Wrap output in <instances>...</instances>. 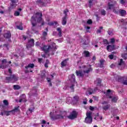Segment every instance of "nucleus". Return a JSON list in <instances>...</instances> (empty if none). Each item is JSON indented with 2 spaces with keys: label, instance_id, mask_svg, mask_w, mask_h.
Returning a JSON list of instances; mask_svg holds the SVG:
<instances>
[{
  "label": "nucleus",
  "instance_id": "1",
  "mask_svg": "<svg viewBox=\"0 0 127 127\" xmlns=\"http://www.w3.org/2000/svg\"><path fill=\"white\" fill-rule=\"evenodd\" d=\"M42 12H37L35 15H34L31 17V22L33 26H35L36 25V20L39 23H41V25H44V21L42 19Z\"/></svg>",
  "mask_w": 127,
  "mask_h": 127
},
{
  "label": "nucleus",
  "instance_id": "2",
  "mask_svg": "<svg viewBox=\"0 0 127 127\" xmlns=\"http://www.w3.org/2000/svg\"><path fill=\"white\" fill-rule=\"evenodd\" d=\"M117 1L110 2L108 3V9L113 10L114 13H119V7H117Z\"/></svg>",
  "mask_w": 127,
  "mask_h": 127
},
{
  "label": "nucleus",
  "instance_id": "3",
  "mask_svg": "<svg viewBox=\"0 0 127 127\" xmlns=\"http://www.w3.org/2000/svg\"><path fill=\"white\" fill-rule=\"evenodd\" d=\"M57 115L56 116H53L52 115V112L50 113V116L52 120L54 121L55 120H59V119H63L64 117H63V112L60 111H58L56 112Z\"/></svg>",
  "mask_w": 127,
  "mask_h": 127
},
{
  "label": "nucleus",
  "instance_id": "4",
  "mask_svg": "<svg viewBox=\"0 0 127 127\" xmlns=\"http://www.w3.org/2000/svg\"><path fill=\"white\" fill-rule=\"evenodd\" d=\"M56 47L51 45V46H44L43 47H41V49L42 51H44L45 53H48V52H50V51H54L56 49Z\"/></svg>",
  "mask_w": 127,
  "mask_h": 127
},
{
  "label": "nucleus",
  "instance_id": "5",
  "mask_svg": "<svg viewBox=\"0 0 127 127\" xmlns=\"http://www.w3.org/2000/svg\"><path fill=\"white\" fill-rule=\"evenodd\" d=\"M93 119H92V112H87L86 117L85 118V123L86 124H92Z\"/></svg>",
  "mask_w": 127,
  "mask_h": 127
},
{
  "label": "nucleus",
  "instance_id": "6",
  "mask_svg": "<svg viewBox=\"0 0 127 127\" xmlns=\"http://www.w3.org/2000/svg\"><path fill=\"white\" fill-rule=\"evenodd\" d=\"M18 78L15 76V75H13L11 77H6V80L7 81V83H14V82L16 81L17 80Z\"/></svg>",
  "mask_w": 127,
  "mask_h": 127
},
{
  "label": "nucleus",
  "instance_id": "7",
  "mask_svg": "<svg viewBox=\"0 0 127 127\" xmlns=\"http://www.w3.org/2000/svg\"><path fill=\"white\" fill-rule=\"evenodd\" d=\"M118 82H120L123 85H127V76H118Z\"/></svg>",
  "mask_w": 127,
  "mask_h": 127
},
{
  "label": "nucleus",
  "instance_id": "8",
  "mask_svg": "<svg viewBox=\"0 0 127 127\" xmlns=\"http://www.w3.org/2000/svg\"><path fill=\"white\" fill-rule=\"evenodd\" d=\"M68 79L70 80V81L71 82L72 84L71 86H70V88L71 89V90H73L74 89V86L75 85L74 84V83H75V75L74 74H71L68 76Z\"/></svg>",
  "mask_w": 127,
  "mask_h": 127
},
{
  "label": "nucleus",
  "instance_id": "9",
  "mask_svg": "<svg viewBox=\"0 0 127 127\" xmlns=\"http://www.w3.org/2000/svg\"><path fill=\"white\" fill-rule=\"evenodd\" d=\"M78 114L77 112L75 111H72L71 113H70V115L67 116L68 119L69 120H74V119H76L77 118Z\"/></svg>",
  "mask_w": 127,
  "mask_h": 127
},
{
  "label": "nucleus",
  "instance_id": "10",
  "mask_svg": "<svg viewBox=\"0 0 127 127\" xmlns=\"http://www.w3.org/2000/svg\"><path fill=\"white\" fill-rule=\"evenodd\" d=\"M37 3L40 6H45L47 4V0H37Z\"/></svg>",
  "mask_w": 127,
  "mask_h": 127
},
{
  "label": "nucleus",
  "instance_id": "11",
  "mask_svg": "<svg viewBox=\"0 0 127 127\" xmlns=\"http://www.w3.org/2000/svg\"><path fill=\"white\" fill-rule=\"evenodd\" d=\"M84 68L85 69L83 70V72L86 74H89L90 72H92L93 71V69H92L91 65H89L88 66H84Z\"/></svg>",
  "mask_w": 127,
  "mask_h": 127
},
{
  "label": "nucleus",
  "instance_id": "12",
  "mask_svg": "<svg viewBox=\"0 0 127 127\" xmlns=\"http://www.w3.org/2000/svg\"><path fill=\"white\" fill-rule=\"evenodd\" d=\"M18 0H11V3L10 4L9 9L15 8V7H16V5H17V4H16V3L18 2Z\"/></svg>",
  "mask_w": 127,
  "mask_h": 127
},
{
  "label": "nucleus",
  "instance_id": "13",
  "mask_svg": "<svg viewBox=\"0 0 127 127\" xmlns=\"http://www.w3.org/2000/svg\"><path fill=\"white\" fill-rule=\"evenodd\" d=\"M34 46V40L32 39L28 41V43L26 45L27 48L32 47Z\"/></svg>",
  "mask_w": 127,
  "mask_h": 127
},
{
  "label": "nucleus",
  "instance_id": "14",
  "mask_svg": "<svg viewBox=\"0 0 127 127\" xmlns=\"http://www.w3.org/2000/svg\"><path fill=\"white\" fill-rule=\"evenodd\" d=\"M103 105H105L102 107V108L104 110V111H107L108 109H110L111 105L110 104H108L107 102H104L103 103Z\"/></svg>",
  "mask_w": 127,
  "mask_h": 127
},
{
  "label": "nucleus",
  "instance_id": "15",
  "mask_svg": "<svg viewBox=\"0 0 127 127\" xmlns=\"http://www.w3.org/2000/svg\"><path fill=\"white\" fill-rule=\"evenodd\" d=\"M4 37H5V38H10L11 37V34H10V32L9 31H5Z\"/></svg>",
  "mask_w": 127,
  "mask_h": 127
},
{
  "label": "nucleus",
  "instance_id": "16",
  "mask_svg": "<svg viewBox=\"0 0 127 127\" xmlns=\"http://www.w3.org/2000/svg\"><path fill=\"white\" fill-rule=\"evenodd\" d=\"M83 44H84L85 45H87L89 44V43H90V39L88 37H85L83 38Z\"/></svg>",
  "mask_w": 127,
  "mask_h": 127
},
{
  "label": "nucleus",
  "instance_id": "17",
  "mask_svg": "<svg viewBox=\"0 0 127 127\" xmlns=\"http://www.w3.org/2000/svg\"><path fill=\"white\" fill-rule=\"evenodd\" d=\"M118 67H120V66H122V67H124L125 66V62L122 59L119 60L118 62Z\"/></svg>",
  "mask_w": 127,
  "mask_h": 127
},
{
  "label": "nucleus",
  "instance_id": "18",
  "mask_svg": "<svg viewBox=\"0 0 127 127\" xmlns=\"http://www.w3.org/2000/svg\"><path fill=\"white\" fill-rule=\"evenodd\" d=\"M118 12H120L121 16H125L127 14V11L125 10L120 9L119 10L118 8Z\"/></svg>",
  "mask_w": 127,
  "mask_h": 127
},
{
  "label": "nucleus",
  "instance_id": "19",
  "mask_svg": "<svg viewBox=\"0 0 127 127\" xmlns=\"http://www.w3.org/2000/svg\"><path fill=\"white\" fill-rule=\"evenodd\" d=\"M109 98L112 99L111 101L112 103H117L118 100H119V97L118 96H110Z\"/></svg>",
  "mask_w": 127,
  "mask_h": 127
},
{
  "label": "nucleus",
  "instance_id": "20",
  "mask_svg": "<svg viewBox=\"0 0 127 127\" xmlns=\"http://www.w3.org/2000/svg\"><path fill=\"white\" fill-rule=\"evenodd\" d=\"M115 49V46L114 45H108L107 47V50L109 52H111V51H113Z\"/></svg>",
  "mask_w": 127,
  "mask_h": 127
},
{
  "label": "nucleus",
  "instance_id": "21",
  "mask_svg": "<svg viewBox=\"0 0 127 127\" xmlns=\"http://www.w3.org/2000/svg\"><path fill=\"white\" fill-rule=\"evenodd\" d=\"M101 82H102V80L100 78H97L95 81L94 83L96 86H101Z\"/></svg>",
  "mask_w": 127,
  "mask_h": 127
},
{
  "label": "nucleus",
  "instance_id": "22",
  "mask_svg": "<svg viewBox=\"0 0 127 127\" xmlns=\"http://www.w3.org/2000/svg\"><path fill=\"white\" fill-rule=\"evenodd\" d=\"M57 31L59 33L58 35L60 37H62V29L60 27L57 28Z\"/></svg>",
  "mask_w": 127,
  "mask_h": 127
},
{
  "label": "nucleus",
  "instance_id": "23",
  "mask_svg": "<svg viewBox=\"0 0 127 127\" xmlns=\"http://www.w3.org/2000/svg\"><path fill=\"white\" fill-rule=\"evenodd\" d=\"M48 24L49 25H54L55 26H58V25H59V24H58L57 21L48 22Z\"/></svg>",
  "mask_w": 127,
  "mask_h": 127
},
{
  "label": "nucleus",
  "instance_id": "24",
  "mask_svg": "<svg viewBox=\"0 0 127 127\" xmlns=\"http://www.w3.org/2000/svg\"><path fill=\"white\" fill-rule=\"evenodd\" d=\"M19 103H21V102H26L25 100V94H22L21 96V98L19 100Z\"/></svg>",
  "mask_w": 127,
  "mask_h": 127
},
{
  "label": "nucleus",
  "instance_id": "25",
  "mask_svg": "<svg viewBox=\"0 0 127 127\" xmlns=\"http://www.w3.org/2000/svg\"><path fill=\"white\" fill-rule=\"evenodd\" d=\"M19 107L18 106L17 107L15 108L14 109L12 110L11 111L12 114H13V115H14V114L15 113H18V112H19Z\"/></svg>",
  "mask_w": 127,
  "mask_h": 127
},
{
  "label": "nucleus",
  "instance_id": "26",
  "mask_svg": "<svg viewBox=\"0 0 127 127\" xmlns=\"http://www.w3.org/2000/svg\"><path fill=\"white\" fill-rule=\"evenodd\" d=\"M93 94V89L89 88L87 91L86 92V95L89 96V95H92Z\"/></svg>",
  "mask_w": 127,
  "mask_h": 127
},
{
  "label": "nucleus",
  "instance_id": "27",
  "mask_svg": "<svg viewBox=\"0 0 127 127\" xmlns=\"http://www.w3.org/2000/svg\"><path fill=\"white\" fill-rule=\"evenodd\" d=\"M84 57L88 58L90 57V52L88 51H84L83 52Z\"/></svg>",
  "mask_w": 127,
  "mask_h": 127
},
{
  "label": "nucleus",
  "instance_id": "28",
  "mask_svg": "<svg viewBox=\"0 0 127 127\" xmlns=\"http://www.w3.org/2000/svg\"><path fill=\"white\" fill-rule=\"evenodd\" d=\"M10 113H11V111H4L3 112H1V116H3V115H6V116H9L10 115Z\"/></svg>",
  "mask_w": 127,
  "mask_h": 127
},
{
  "label": "nucleus",
  "instance_id": "29",
  "mask_svg": "<svg viewBox=\"0 0 127 127\" xmlns=\"http://www.w3.org/2000/svg\"><path fill=\"white\" fill-rule=\"evenodd\" d=\"M66 16H64L62 19V24L63 25H66V23H67V20H66Z\"/></svg>",
  "mask_w": 127,
  "mask_h": 127
},
{
  "label": "nucleus",
  "instance_id": "30",
  "mask_svg": "<svg viewBox=\"0 0 127 127\" xmlns=\"http://www.w3.org/2000/svg\"><path fill=\"white\" fill-rule=\"evenodd\" d=\"M66 65H67V60H64L61 63L62 67H65V66H66Z\"/></svg>",
  "mask_w": 127,
  "mask_h": 127
},
{
  "label": "nucleus",
  "instance_id": "31",
  "mask_svg": "<svg viewBox=\"0 0 127 127\" xmlns=\"http://www.w3.org/2000/svg\"><path fill=\"white\" fill-rule=\"evenodd\" d=\"M34 64H30L27 66H25L26 69H28V68H34Z\"/></svg>",
  "mask_w": 127,
  "mask_h": 127
},
{
  "label": "nucleus",
  "instance_id": "32",
  "mask_svg": "<svg viewBox=\"0 0 127 127\" xmlns=\"http://www.w3.org/2000/svg\"><path fill=\"white\" fill-rule=\"evenodd\" d=\"M76 72L77 76H79V77H82L83 76V73H82V71L76 70Z\"/></svg>",
  "mask_w": 127,
  "mask_h": 127
},
{
  "label": "nucleus",
  "instance_id": "33",
  "mask_svg": "<svg viewBox=\"0 0 127 127\" xmlns=\"http://www.w3.org/2000/svg\"><path fill=\"white\" fill-rule=\"evenodd\" d=\"M79 101V96H75L73 98V102H77Z\"/></svg>",
  "mask_w": 127,
  "mask_h": 127
},
{
  "label": "nucleus",
  "instance_id": "34",
  "mask_svg": "<svg viewBox=\"0 0 127 127\" xmlns=\"http://www.w3.org/2000/svg\"><path fill=\"white\" fill-rule=\"evenodd\" d=\"M14 90H19L20 89V86L18 85H13Z\"/></svg>",
  "mask_w": 127,
  "mask_h": 127
},
{
  "label": "nucleus",
  "instance_id": "35",
  "mask_svg": "<svg viewBox=\"0 0 127 127\" xmlns=\"http://www.w3.org/2000/svg\"><path fill=\"white\" fill-rule=\"evenodd\" d=\"M127 0H121L120 3L123 4V5H125L126 3H127Z\"/></svg>",
  "mask_w": 127,
  "mask_h": 127
},
{
  "label": "nucleus",
  "instance_id": "36",
  "mask_svg": "<svg viewBox=\"0 0 127 127\" xmlns=\"http://www.w3.org/2000/svg\"><path fill=\"white\" fill-rule=\"evenodd\" d=\"M67 12H69V10H68V9H65L64 11V16H65V17H67Z\"/></svg>",
  "mask_w": 127,
  "mask_h": 127
},
{
  "label": "nucleus",
  "instance_id": "37",
  "mask_svg": "<svg viewBox=\"0 0 127 127\" xmlns=\"http://www.w3.org/2000/svg\"><path fill=\"white\" fill-rule=\"evenodd\" d=\"M17 28H18V29H20V30H22V29H23V27H22V24L21 23L20 25L17 26Z\"/></svg>",
  "mask_w": 127,
  "mask_h": 127
},
{
  "label": "nucleus",
  "instance_id": "38",
  "mask_svg": "<svg viewBox=\"0 0 127 127\" xmlns=\"http://www.w3.org/2000/svg\"><path fill=\"white\" fill-rule=\"evenodd\" d=\"M122 57L124 59L126 60V59H127V54H123L122 55Z\"/></svg>",
  "mask_w": 127,
  "mask_h": 127
},
{
  "label": "nucleus",
  "instance_id": "39",
  "mask_svg": "<svg viewBox=\"0 0 127 127\" xmlns=\"http://www.w3.org/2000/svg\"><path fill=\"white\" fill-rule=\"evenodd\" d=\"M102 15H106V10L102 9L100 11Z\"/></svg>",
  "mask_w": 127,
  "mask_h": 127
},
{
  "label": "nucleus",
  "instance_id": "40",
  "mask_svg": "<svg viewBox=\"0 0 127 127\" xmlns=\"http://www.w3.org/2000/svg\"><path fill=\"white\" fill-rule=\"evenodd\" d=\"M19 14H20V13L18 11H15L14 13V15L15 16H18V15H19Z\"/></svg>",
  "mask_w": 127,
  "mask_h": 127
},
{
  "label": "nucleus",
  "instance_id": "41",
  "mask_svg": "<svg viewBox=\"0 0 127 127\" xmlns=\"http://www.w3.org/2000/svg\"><path fill=\"white\" fill-rule=\"evenodd\" d=\"M3 103L5 106H8V101H7V100H3Z\"/></svg>",
  "mask_w": 127,
  "mask_h": 127
},
{
  "label": "nucleus",
  "instance_id": "42",
  "mask_svg": "<svg viewBox=\"0 0 127 127\" xmlns=\"http://www.w3.org/2000/svg\"><path fill=\"white\" fill-rule=\"evenodd\" d=\"M87 24H92L93 23V21H92V20L89 19L87 21Z\"/></svg>",
  "mask_w": 127,
  "mask_h": 127
},
{
  "label": "nucleus",
  "instance_id": "43",
  "mask_svg": "<svg viewBox=\"0 0 127 127\" xmlns=\"http://www.w3.org/2000/svg\"><path fill=\"white\" fill-rule=\"evenodd\" d=\"M103 65H104V61L103 60L100 61V66L101 68H102V67H103Z\"/></svg>",
  "mask_w": 127,
  "mask_h": 127
},
{
  "label": "nucleus",
  "instance_id": "44",
  "mask_svg": "<svg viewBox=\"0 0 127 127\" xmlns=\"http://www.w3.org/2000/svg\"><path fill=\"white\" fill-rule=\"evenodd\" d=\"M103 42L104 44H109V41H108V40L107 39H104Z\"/></svg>",
  "mask_w": 127,
  "mask_h": 127
},
{
  "label": "nucleus",
  "instance_id": "45",
  "mask_svg": "<svg viewBox=\"0 0 127 127\" xmlns=\"http://www.w3.org/2000/svg\"><path fill=\"white\" fill-rule=\"evenodd\" d=\"M89 0V7H91V6H92V3L93 2V0Z\"/></svg>",
  "mask_w": 127,
  "mask_h": 127
},
{
  "label": "nucleus",
  "instance_id": "46",
  "mask_svg": "<svg viewBox=\"0 0 127 127\" xmlns=\"http://www.w3.org/2000/svg\"><path fill=\"white\" fill-rule=\"evenodd\" d=\"M116 40H115V39L112 38L110 39V43H112L113 44V43H115Z\"/></svg>",
  "mask_w": 127,
  "mask_h": 127
},
{
  "label": "nucleus",
  "instance_id": "47",
  "mask_svg": "<svg viewBox=\"0 0 127 127\" xmlns=\"http://www.w3.org/2000/svg\"><path fill=\"white\" fill-rule=\"evenodd\" d=\"M109 58H110L111 60H113L114 59V55H110L109 56H108Z\"/></svg>",
  "mask_w": 127,
  "mask_h": 127
},
{
  "label": "nucleus",
  "instance_id": "48",
  "mask_svg": "<svg viewBox=\"0 0 127 127\" xmlns=\"http://www.w3.org/2000/svg\"><path fill=\"white\" fill-rule=\"evenodd\" d=\"M72 99L71 98H67L66 99L67 102H69V103H71Z\"/></svg>",
  "mask_w": 127,
  "mask_h": 127
},
{
  "label": "nucleus",
  "instance_id": "49",
  "mask_svg": "<svg viewBox=\"0 0 127 127\" xmlns=\"http://www.w3.org/2000/svg\"><path fill=\"white\" fill-rule=\"evenodd\" d=\"M6 60L4 59V60H2V64H5V63H6Z\"/></svg>",
  "mask_w": 127,
  "mask_h": 127
},
{
  "label": "nucleus",
  "instance_id": "50",
  "mask_svg": "<svg viewBox=\"0 0 127 127\" xmlns=\"http://www.w3.org/2000/svg\"><path fill=\"white\" fill-rule=\"evenodd\" d=\"M89 110H90V111H94V110H95V108H94V107L93 106H90L89 108Z\"/></svg>",
  "mask_w": 127,
  "mask_h": 127
},
{
  "label": "nucleus",
  "instance_id": "51",
  "mask_svg": "<svg viewBox=\"0 0 127 127\" xmlns=\"http://www.w3.org/2000/svg\"><path fill=\"white\" fill-rule=\"evenodd\" d=\"M41 124L42 125H45L46 124V121H45V120H42Z\"/></svg>",
  "mask_w": 127,
  "mask_h": 127
},
{
  "label": "nucleus",
  "instance_id": "52",
  "mask_svg": "<svg viewBox=\"0 0 127 127\" xmlns=\"http://www.w3.org/2000/svg\"><path fill=\"white\" fill-rule=\"evenodd\" d=\"M38 62H39V63H42V59H38Z\"/></svg>",
  "mask_w": 127,
  "mask_h": 127
},
{
  "label": "nucleus",
  "instance_id": "53",
  "mask_svg": "<svg viewBox=\"0 0 127 127\" xmlns=\"http://www.w3.org/2000/svg\"><path fill=\"white\" fill-rule=\"evenodd\" d=\"M43 36H46L47 35V32H44L43 34Z\"/></svg>",
  "mask_w": 127,
  "mask_h": 127
},
{
  "label": "nucleus",
  "instance_id": "54",
  "mask_svg": "<svg viewBox=\"0 0 127 127\" xmlns=\"http://www.w3.org/2000/svg\"><path fill=\"white\" fill-rule=\"evenodd\" d=\"M110 66H111V68H114L116 67V65L114 64H112Z\"/></svg>",
  "mask_w": 127,
  "mask_h": 127
},
{
  "label": "nucleus",
  "instance_id": "55",
  "mask_svg": "<svg viewBox=\"0 0 127 127\" xmlns=\"http://www.w3.org/2000/svg\"><path fill=\"white\" fill-rule=\"evenodd\" d=\"M36 46H39V45H40V43L39 42H37L36 43Z\"/></svg>",
  "mask_w": 127,
  "mask_h": 127
},
{
  "label": "nucleus",
  "instance_id": "56",
  "mask_svg": "<svg viewBox=\"0 0 127 127\" xmlns=\"http://www.w3.org/2000/svg\"><path fill=\"white\" fill-rule=\"evenodd\" d=\"M45 64H48H48H49V60H47Z\"/></svg>",
  "mask_w": 127,
  "mask_h": 127
},
{
  "label": "nucleus",
  "instance_id": "57",
  "mask_svg": "<svg viewBox=\"0 0 127 127\" xmlns=\"http://www.w3.org/2000/svg\"><path fill=\"white\" fill-rule=\"evenodd\" d=\"M108 34L109 35H113V33L110 32V30L108 31Z\"/></svg>",
  "mask_w": 127,
  "mask_h": 127
},
{
  "label": "nucleus",
  "instance_id": "58",
  "mask_svg": "<svg viewBox=\"0 0 127 127\" xmlns=\"http://www.w3.org/2000/svg\"><path fill=\"white\" fill-rule=\"evenodd\" d=\"M0 68H1L2 69H4V68H5V66H2V65H0Z\"/></svg>",
  "mask_w": 127,
  "mask_h": 127
},
{
  "label": "nucleus",
  "instance_id": "59",
  "mask_svg": "<svg viewBox=\"0 0 127 127\" xmlns=\"http://www.w3.org/2000/svg\"><path fill=\"white\" fill-rule=\"evenodd\" d=\"M47 80L48 82H51V79H50V78H47Z\"/></svg>",
  "mask_w": 127,
  "mask_h": 127
},
{
  "label": "nucleus",
  "instance_id": "60",
  "mask_svg": "<svg viewBox=\"0 0 127 127\" xmlns=\"http://www.w3.org/2000/svg\"><path fill=\"white\" fill-rule=\"evenodd\" d=\"M45 67L46 68H48V64H45Z\"/></svg>",
  "mask_w": 127,
  "mask_h": 127
},
{
  "label": "nucleus",
  "instance_id": "61",
  "mask_svg": "<svg viewBox=\"0 0 127 127\" xmlns=\"http://www.w3.org/2000/svg\"><path fill=\"white\" fill-rule=\"evenodd\" d=\"M124 25H127V20H125Z\"/></svg>",
  "mask_w": 127,
  "mask_h": 127
},
{
  "label": "nucleus",
  "instance_id": "62",
  "mask_svg": "<svg viewBox=\"0 0 127 127\" xmlns=\"http://www.w3.org/2000/svg\"><path fill=\"white\" fill-rule=\"evenodd\" d=\"M107 92L108 94H109V93H111V90L110 89H108V90H107Z\"/></svg>",
  "mask_w": 127,
  "mask_h": 127
},
{
  "label": "nucleus",
  "instance_id": "63",
  "mask_svg": "<svg viewBox=\"0 0 127 127\" xmlns=\"http://www.w3.org/2000/svg\"><path fill=\"white\" fill-rule=\"evenodd\" d=\"M8 72H9V74H11V70L10 69H8Z\"/></svg>",
  "mask_w": 127,
  "mask_h": 127
},
{
  "label": "nucleus",
  "instance_id": "64",
  "mask_svg": "<svg viewBox=\"0 0 127 127\" xmlns=\"http://www.w3.org/2000/svg\"><path fill=\"white\" fill-rule=\"evenodd\" d=\"M92 60H96V57L94 56L92 58Z\"/></svg>",
  "mask_w": 127,
  "mask_h": 127
}]
</instances>
